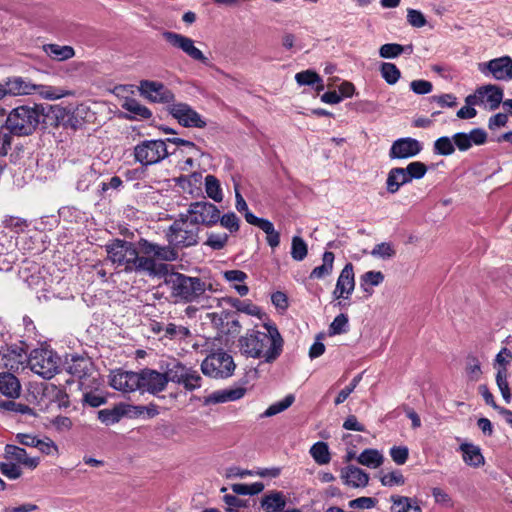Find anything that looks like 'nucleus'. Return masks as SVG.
Masks as SVG:
<instances>
[{"mask_svg":"<svg viewBox=\"0 0 512 512\" xmlns=\"http://www.w3.org/2000/svg\"><path fill=\"white\" fill-rule=\"evenodd\" d=\"M165 282L170 286L172 295L184 302H195L206 290L214 291L212 284L206 285L198 277H190L177 272L168 274Z\"/></svg>","mask_w":512,"mask_h":512,"instance_id":"7ed1b4c3","label":"nucleus"},{"mask_svg":"<svg viewBox=\"0 0 512 512\" xmlns=\"http://www.w3.org/2000/svg\"><path fill=\"white\" fill-rule=\"evenodd\" d=\"M28 366L35 374L50 379L59 371L60 357L51 349L36 348L28 356Z\"/></svg>","mask_w":512,"mask_h":512,"instance_id":"423d86ee","label":"nucleus"},{"mask_svg":"<svg viewBox=\"0 0 512 512\" xmlns=\"http://www.w3.org/2000/svg\"><path fill=\"white\" fill-rule=\"evenodd\" d=\"M286 506V499L282 492L273 491L266 494L261 500V507L265 512H279Z\"/></svg>","mask_w":512,"mask_h":512,"instance_id":"cd10ccee","label":"nucleus"},{"mask_svg":"<svg viewBox=\"0 0 512 512\" xmlns=\"http://www.w3.org/2000/svg\"><path fill=\"white\" fill-rule=\"evenodd\" d=\"M43 49L50 58L57 61L68 60L75 54L74 49L67 45L47 44Z\"/></svg>","mask_w":512,"mask_h":512,"instance_id":"f704fd0d","label":"nucleus"},{"mask_svg":"<svg viewBox=\"0 0 512 512\" xmlns=\"http://www.w3.org/2000/svg\"><path fill=\"white\" fill-rule=\"evenodd\" d=\"M228 241V235L226 233H210L208 235L206 244L214 250H220L224 248Z\"/></svg>","mask_w":512,"mask_h":512,"instance_id":"bf43d9fd","label":"nucleus"},{"mask_svg":"<svg viewBox=\"0 0 512 512\" xmlns=\"http://www.w3.org/2000/svg\"><path fill=\"white\" fill-rule=\"evenodd\" d=\"M378 478L385 487L401 486L405 483V478L400 470L380 471Z\"/></svg>","mask_w":512,"mask_h":512,"instance_id":"ea45409f","label":"nucleus"},{"mask_svg":"<svg viewBox=\"0 0 512 512\" xmlns=\"http://www.w3.org/2000/svg\"><path fill=\"white\" fill-rule=\"evenodd\" d=\"M219 221L221 226L229 230L231 233L237 232L239 230L240 221L237 215L233 212L220 216Z\"/></svg>","mask_w":512,"mask_h":512,"instance_id":"13d9d810","label":"nucleus"},{"mask_svg":"<svg viewBox=\"0 0 512 512\" xmlns=\"http://www.w3.org/2000/svg\"><path fill=\"white\" fill-rule=\"evenodd\" d=\"M198 229L184 214H181L169 227L166 237L172 246L189 247L197 244Z\"/></svg>","mask_w":512,"mask_h":512,"instance_id":"0eeeda50","label":"nucleus"},{"mask_svg":"<svg viewBox=\"0 0 512 512\" xmlns=\"http://www.w3.org/2000/svg\"><path fill=\"white\" fill-rule=\"evenodd\" d=\"M40 114L35 107L19 106L6 119L7 129L13 134L29 135L39 124Z\"/></svg>","mask_w":512,"mask_h":512,"instance_id":"20e7f679","label":"nucleus"},{"mask_svg":"<svg viewBox=\"0 0 512 512\" xmlns=\"http://www.w3.org/2000/svg\"><path fill=\"white\" fill-rule=\"evenodd\" d=\"M184 215L200 229V225H215L220 219V210L212 203L200 201L191 203Z\"/></svg>","mask_w":512,"mask_h":512,"instance_id":"1a4fd4ad","label":"nucleus"},{"mask_svg":"<svg viewBox=\"0 0 512 512\" xmlns=\"http://www.w3.org/2000/svg\"><path fill=\"white\" fill-rule=\"evenodd\" d=\"M184 367H185L184 364L177 362V361L169 363L167 365V369L165 371L166 377H167V383L169 381H171L173 383L179 384L180 379L182 377V373L185 372Z\"/></svg>","mask_w":512,"mask_h":512,"instance_id":"3c124183","label":"nucleus"},{"mask_svg":"<svg viewBox=\"0 0 512 512\" xmlns=\"http://www.w3.org/2000/svg\"><path fill=\"white\" fill-rule=\"evenodd\" d=\"M434 150L440 155H451L455 151L453 139L447 136L438 138L434 143Z\"/></svg>","mask_w":512,"mask_h":512,"instance_id":"8fccbe9b","label":"nucleus"},{"mask_svg":"<svg viewBox=\"0 0 512 512\" xmlns=\"http://www.w3.org/2000/svg\"><path fill=\"white\" fill-rule=\"evenodd\" d=\"M108 260L118 271H155V262L149 257H140L134 244L115 239L106 245Z\"/></svg>","mask_w":512,"mask_h":512,"instance_id":"f03ea898","label":"nucleus"},{"mask_svg":"<svg viewBox=\"0 0 512 512\" xmlns=\"http://www.w3.org/2000/svg\"><path fill=\"white\" fill-rule=\"evenodd\" d=\"M6 86L10 96L31 95L36 88V84L18 76L7 78Z\"/></svg>","mask_w":512,"mask_h":512,"instance_id":"a878e982","label":"nucleus"},{"mask_svg":"<svg viewBox=\"0 0 512 512\" xmlns=\"http://www.w3.org/2000/svg\"><path fill=\"white\" fill-rule=\"evenodd\" d=\"M35 447L38 448L40 452L46 455L58 454V446L54 441H52L49 438H46L44 440L38 439Z\"/></svg>","mask_w":512,"mask_h":512,"instance_id":"e2e57ef3","label":"nucleus"},{"mask_svg":"<svg viewBox=\"0 0 512 512\" xmlns=\"http://www.w3.org/2000/svg\"><path fill=\"white\" fill-rule=\"evenodd\" d=\"M169 155L165 140L154 139L140 142L134 147V158L144 166L161 162Z\"/></svg>","mask_w":512,"mask_h":512,"instance_id":"6e6552de","label":"nucleus"},{"mask_svg":"<svg viewBox=\"0 0 512 512\" xmlns=\"http://www.w3.org/2000/svg\"><path fill=\"white\" fill-rule=\"evenodd\" d=\"M166 385L167 377L165 372L160 373L151 369L141 371V391L155 394L163 391Z\"/></svg>","mask_w":512,"mask_h":512,"instance_id":"6ab92c4d","label":"nucleus"},{"mask_svg":"<svg viewBox=\"0 0 512 512\" xmlns=\"http://www.w3.org/2000/svg\"><path fill=\"white\" fill-rule=\"evenodd\" d=\"M0 392L8 397H17L20 392L18 379L10 373L0 374Z\"/></svg>","mask_w":512,"mask_h":512,"instance_id":"2f4dec72","label":"nucleus"},{"mask_svg":"<svg viewBox=\"0 0 512 512\" xmlns=\"http://www.w3.org/2000/svg\"><path fill=\"white\" fill-rule=\"evenodd\" d=\"M204 184L207 196L215 202H222L224 196L220 181L214 175H207Z\"/></svg>","mask_w":512,"mask_h":512,"instance_id":"58836bf2","label":"nucleus"},{"mask_svg":"<svg viewBox=\"0 0 512 512\" xmlns=\"http://www.w3.org/2000/svg\"><path fill=\"white\" fill-rule=\"evenodd\" d=\"M184 371L185 372L182 373L179 385H182L186 390L189 391H193L195 389L200 388L202 378L198 371L186 365L184 367Z\"/></svg>","mask_w":512,"mask_h":512,"instance_id":"e433bc0d","label":"nucleus"},{"mask_svg":"<svg viewBox=\"0 0 512 512\" xmlns=\"http://www.w3.org/2000/svg\"><path fill=\"white\" fill-rule=\"evenodd\" d=\"M453 141L454 146L456 145L461 151H466L472 146L468 133H456L453 136Z\"/></svg>","mask_w":512,"mask_h":512,"instance_id":"338daca9","label":"nucleus"},{"mask_svg":"<svg viewBox=\"0 0 512 512\" xmlns=\"http://www.w3.org/2000/svg\"><path fill=\"white\" fill-rule=\"evenodd\" d=\"M348 330V317L345 314H339L334 318L329 327L330 335H339Z\"/></svg>","mask_w":512,"mask_h":512,"instance_id":"5fc2aeb1","label":"nucleus"},{"mask_svg":"<svg viewBox=\"0 0 512 512\" xmlns=\"http://www.w3.org/2000/svg\"><path fill=\"white\" fill-rule=\"evenodd\" d=\"M295 80L300 86H311L316 82H320V76L312 70H305L297 73L295 75Z\"/></svg>","mask_w":512,"mask_h":512,"instance_id":"6e6d98bb","label":"nucleus"},{"mask_svg":"<svg viewBox=\"0 0 512 512\" xmlns=\"http://www.w3.org/2000/svg\"><path fill=\"white\" fill-rule=\"evenodd\" d=\"M169 114L185 128H204L206 121L190 105L183 102H172L167 108Z\"/></svg>","mask_w":512,"mask_h":512,"instance_id":"9d476101","label":"nucleus"},{"mask_svg":"<svg viewBox=\"0 0 512 512\" xmlns=\"http://www.w3.org/2000/svg\"><path fill=\"white\" fill-rule=\"evenodd\" d=\"M0 356L2 364L13 371L24 369L28 365V356L23 343L1 347Z\"/></svg>","mask_w":512,"mask_h":512,"instance_id":"4468645a","label":"nucleus"},{"mask_svg":"<svg viewBox=\"0 0 512 512\" xmlns=\"http://www.w3.org/2000/svg\"><path fill=\"white\" fill-rule=\"evenodd\" d=\"M390 500L392 502L391 512H409L413 508L412 501L408 497L393 495Z\"/></svg>","mask_w":512,"mask_h":512,"instance_id":"603ef678","label":"nucleus"},{"mask_svg":"<svg viewBox=\"0 0 512 512\" xmlns=\"http://www.w3.org/2000/svg\"><path fill=\"white\" fill-rule=\"evenodd\" d=\"M229 303L239 312L261 318L260 308L254 305L250 300H239L238 298H231Z\"/></svg>","mask_w":512,"mask_h":512,"instance_id":"79ce46f5","label":"nucleus"},{"mask_svg":"<svg viewBox=\"0 0 512 512\" xmlns=\"http://www.w3.org/2000/svg\"><path fill=\"white\" fill-rule=\"evenodd\" d=\"M0 472L11 480H16L22 475L20 465L10 461L0 462Z\"/></svg>","mask_w":512,"mask_h":512,"instance_id":"864d4df0","label":"nucleus"},{"mask_svg":"<svg viewBox=\"0 0 512 512\" xmlns=\"http://www.w3.org/2000/svg\"><path fill=\"white\" fill-rule=\"evenodd\" d=\"M413 50L412 44L403 46L397 43H387L379 48V55L385 59H394L403 53L410 55Z\"/></svg>","mask_w":512,"mask_h":512,"instance_id":"72a5a7b5","label":"nucleus"},{"mask_svg":"<svg viewBox=\"0 0 512 512\" xmlns=\"http://www.w3.org/2000/svg\"><path fill=\"white\" fill-rule=\"evenodd\" d=\"M138 90L141 96L153 103L168 104L169 106L175 98L173 92L158 81L142 80Z\"/></svg>","mask_w":512,"mask_h":512,"instance_id":"f8f14e48","label":"nucleus"},{"mask_svg":"<svg viewBox=\"0 0 512 512\" xmlns=\"http://www.w3.org/2000/svg\"><path fill=\"white\" fill-rule=\"evenodd\" d=\"M123 108L134 116L142 119H149L152 116V112L135 99L126 100L123 104Z\"/></svg>","mask_w":512,"mask_h":512,"instance_id":"37998d69","label":"nucleus"},{"mask_svg":"<svg viewBox=\"0 0 512 512\" xmlns=\"http://www.w3.org/2000/svg\"><path fill=\"white\" fill-rule=\"evenodd\" d=\"M291 257L295 261H302L308 254V246L300 236H293L291 241Z\"/></svg>","mask_w":512,"mask_h":512,"instance_id":"c03bdc74","label":"nucleus"},{"mask_svg":"<svg viewBox=\"0 0 512 512\" xmlns=\"http://www.w3.org/2000/svg\"><path fill=\"white\" fill-rule=\"evenodd\" d=\"M395 250L390 243L383 242L377 244L371 251V255L376 258L388 259L394 256Z\"/></svg>","mask_w":512,"mask_h":512,"instance_id":"4d7b16f0","label":"nucleus"},{"mask_svg":"<svg viewBox=\"0 0 512 512\" xmlns=\"http://www.w3.org/2000/svg\"><path fill=\"white\" fill-rule=\"evenodd\" d=\"M335 256L332 252L326 251L323 254L322 265L315 267L311 273L310 278L312 279H323L329 276L333 271Z\"/></svg>","mask_w":512,"mask_h":512,"instance_id":"c9c22d12","label":"nucleus"},{"mask_svg":"<svg viewBox=\"0 0 512 512\" xmlns=\"http://www.w3.org/2000/svg\"><path fill=\"white\" fill-rule=\"evenodd\" d=\"M376 503V499L363 496L349 501L348 506L353 509H372Z\"/></svg>","mask_w":512,"mask_h":512,"instance_id":"680f3d73","label":"nucleus"},{"mask_svg":"<svg viewBox=\"0 0 512 512\" xmlns=\"http://www.w3.org/2000/svg\"><path fill=\"white\" fill-rule=\"evenodd\" d=\"M246 221L250 225H254L266 234L267 244L275 249L280 245V233L275 230L274 224L265 218L255 216L253 213H247Z\"/></svg>","mask_w":512,"mask_h":512,"instance_id":"aec40b11","label":"nucleus"},{"mask_svg":"<svg viewBox=\"0 0 512 512\" xmlns=\"http://www.w3.org/2000/svg\"><path fill=\"white\" fill-rule=\"evenodd\" d=\"M295 398L292 394L287 395L284 399L271 404L262 414V417H272L274 415H277L283 411H285L287 408H289Z\"/></svg>","mask_w":512,"mask_h":512,"instance_id":"a18cd8bd","label":"nucleus"},{"mask_svg":"<svg viewBox=\"0 0 512 512\" xmlns=\"http://www.w3.org/2000/svg\"><path fill=\"white\" fill-rule=\"evenodd\" d=\"M97 172L92 167H85L76 181V189L85 192L97 180Z\"/></svg>","mask_w":512,"mask_h":512,"instance_id":"a19ab883","label":"nucleus"},{"mask_svg":"<svg viewBox=\"0 0 512 512\" xmlns=\"http://www.w3.org/2000/svg\"><path fill=\"white\" fill-rule=\"evenodd\" d=\"M35 92H37L43 99L51 101L73 95L72 91L61 87L38 84H36Z\"/></svg>","mask_w":512,"mask_h":512,"instance_id":"7c9ffc66","label":"nucleus"},{"mask_svg":"<svg viewBox=\"0 0 512 512\" xmlns=\"http://www.w3.org/2000/svg\"><path fill=\"white\" fill-rule=\"evenodd\" d=\"M51 423L53 427L59 432L68 431L72 427V420L66 416H57L52 420Z\"/></svg>","mask_w":512,"mask_h":512,"instance_id":"69168bd1","label":"nucleus"},{"mask_svg":"<svg viewBox=\"0 0 512 512\" xmlns=\"http://www.w3.org/2000/svg\"><path fill=\"white\" fill-rule=\"evenodd\" d=\"M138 246L143 254L153 256L158 260L174 261L178 258V252L175 249V246L172 247L171 244L161 246L156 243L149 242L146 239H141L138 242Z\"/></svg>","mask_w":512,"mask_h":512,"instance_id":"f3484780","label":"nucleus"},{"mask_svg":"<svg viewBox=\"0 0 512 512\" xmlns=\"http://www.w3.org/2000/svg\"><path fill=\"white\" fill-rule=\"evenodd\" d=\"M91 370V361L84 357H73L67 366V371L79 379L89 375Z\"/></svg>","mask_w":512,"mask_h":512,"instance_id":"c85d7f7f","label":"nucleus"},{"mask_svg":"<svg viewBox=\"0 0 512 512\" xmlns=\"http://www.w3.org/2000/svg\"><path fill=\"white\" fill-rule=\"evenodd\" d=\"M235 368L236 364L233 357L221 349L210 353L201 363L202 373L214 379L231 377Z\"/></svg>","mask_w":512,"mask_h":512,"instance_id":"39448f33","label":"nucleus"},{"mask_svg":"<svg viewBox=\"0 0 512 512\" xmlns=\"http://www.w3.org/2000/svg\"><path fill=\"white\" fill-rule=\"evenodd\" d=\"M478 70L485 76H492L499 81L512 79V59L509 56H502L487 62L478 64Z\"/></svg>","mask_w":512,"mask_h":512,"instance_id":"ddd939ff","label":"nucleus"},{"mask_svg":"<svg viewBox=\"0 0 512 512\" xmlns=\"http://www.w3.org/2000/svg\"><path fill=\"white\" fill-rule=\"evenodd\" d=\"M98 419L102 423H104L106 425H110V424L117 423L120 419V415L118 412H116L114 410L104 409V410H100L98 412Z\"/></svg>","mask_w":512,"mask_h":512,"instance_id":"0e129e2a","label":"nucleus"},{"mask_svg":"<svg viewBox=\"0 0 512 512\" xmlns=\"http://www.w3.org/2000/svg\"><path fill=\"white\" fill-rule=\"evenodd\" d=\"M465 374L469 381L476 382L482 375L480 361L476 357H468L465 365Z\"/></svg>","mask_w":512,"mask_h":512,"instance_id":"de8ad7c7","label":"nucleus"},{"mask_svg":"<svg viewBox=\"0 0 512 512\" xmlns=\"http://www.w3.org/2000/svg\"><path fill=\"white\" fill-rule=\"evenodd\" d=\"M309 453L318 465H326L331 461V454L328 444L322 441L314 443Z\"/></svg>","mask_w":512,"mask_h":512,"instance_id":"4c0bfd02","label":"nucleus"},{"mask_svg":"<svg viewBox=\"0 0 512 512\" xmlns=\"http://www.w3.org/2000/svg\"><path fill=\"white\" fill-rule=\"evenodd\" d=\"M389 453L392 460L397 465H403L407 461L409 455L408 448L405 446H393Z\"/></svg>","mask_w":512,"mask_h":512,"instance_id":"052dcab7","label":"nucleus"},{"mask_svg":"<svg viewBox=\"0 0 512 512\" xmlns=\"http://www.w3.org/2000/svg\"><path fill=\"white\" fill-rule=\"evenodd\" d=\"M462 453V459L468 466L478 468L484 465L485 459L478 445L468 442H462L459 446Z\"/></svg>","mask_w":512,"mask_h":512,"instance_id":"b1692460","label":"nucleus"},{"mask_svg":"<svg viewBox=\"0 0 512 512\" xmlns=\"http://www.w3.org/2000/svg\"><path fill=\"white\" fill-rule=\"evenodd\" d=\"M380 73L382 78L390 85L395 84L401 76L400 70L390 62H383L380 65Z\"/></svg>","mask_w":512,"mask_h":512,"instance_id":"49530a36","label":"nucleus"},{"mask_svg":"<svg viewBox=\"0 0 512 512\" xmlns=\"http://www.w3.org/2000/svg\"><path fill=\"white\" fill-rule=\"evenodd\" d=\"M355 289V276L353 265L347 263L337 279L335 289L333 291V297L335 299L347 300L352 295Z\"/></svg>","mask_w":512,"mask_h":512,"instance_id":"dca6fc26","label":"nucleus"},{"mask_svg":"<svg viewBox=\"0 0 512 512\" xmlns=\"http://www.w3.org/2000/svg\"><path fill=\"white\" fill-rule=\"evenodd\" d=\"M265 332L248 330L238 340V347L246 357L274 362L282 353L284 340L278 328L270 322L264 323Z\"/></svg>","mask_w":512,"mask_h":512,"instance_id":"f257e3e1","label":"nucleus"},{"mask_svg":"<svg viewBox=\"0 0 512 512\" xmlns=\"http://www.w3.org/2000/svg\"><path fill=\"white\" fill-rule=\"evenodd\" d=\"M4 458L7 461L23 465L29 469H35L40 463L38 457H29L25 449L12 444L5 446Z\"/></svg>","mask_w":512,"mask_h":512,"instance_id":"412c9836","label":"nucleus"},{"mask_svg":"<svg viewBox=\"0 0 512 512\" xmlns=\"http://www.w3.org/2000/svg\"><path fill=\"white\" fill-rule=\"evenodd\" d=\"M357 462L363 466L376 469L383 464L384 456L377 449H365L357 457Z\"/></svg>","mask_w":512,"mask_h":512,"instance_id":"c756f323","label":"nucleus"},{"mask_svg":"<svg viewBox=\"0 0 512 512\" xmlns=\"http://www.w3.org/2000/svg\"><path fill=\"white\" fill-rule=\"evenodd\" d=\"M479 95H481L482 106L489 110H496L503 103V90L496 85L488 84L479 87Z\"/></svg>","mask_w":512,"mask_h":512,"instance_id":"5701e85b","label":"nucleus"},{"mask_svg":"<svg viewBox=\"0 0 512 512\" xmlns=\"http://www.w3.org/2000/svg\"><path fill=\"white\" fill-rule=\"evenodd\" d=\"M384 281L381 271H367L360 277V288L368 295L373 294V287L379 286Z\"/></svg>","mask_w":512,"mask_h":512,"instance_id":"473e14b6","label":"nucleus"},{"mask_svg":"<svg viewBox=\"0 0 512 512\" xmlns=\"http://www.w3.org/2000/svg\"><path fill=\"white\" fill-rule=\"evenodd\" d=\"M496 383L502 394L503 399L506 403L511 401V393L509 384L507 381V369L505 367H501L498 369L496 374Z\"/></svg>","mask_w":512,"mask_h":512,"instance_id":"09e8293b","label":"nucleus"},{"mask_svg":"<svg viewBox=\"0 0 512 512\" xmlns=\"http://www.w3.org/2000/svg\"><path fill=\"white\" fill-rule=\"evenodd\" d=\"M416 154V140L412 138H400L396 140L389 151L392 159H405Z\"/></svg>","mask_w":512,"mask_h":512,"instance_id":"393cba45","label":"nucleus"},{"mask_svg":"<svg viewBox=\"0 0 512 512\" xmlns=\"http://www.w3.org/2000/svg\"><path fill=\"white\" fill-rule=\"evenodd\" d=\"M163 37L172 47L181 50L192 60L204 65L208 64V58L196 47L195 41L192 38L171 31H165Z\"/></svg>","mask_w":512,"mask_h":512,"instance_id":"9b49d317","label":"nucleus"},{"mask_svg":"<svg viewBox=\"0 0 512 512\" xmlns=\"http://www.w3.org/2000/svg\"><path fill=\"white\" fill-rule=\"evenodd\" d=\"M224 279L231 283V286L240 296H246L249 288L244 284L248 278L247 274L241 270H227L223 272Z\"/></svg>","mask_w":512,"mask_h":512,"instance_id":"bb28decb","label":"nucleus"},{"mask_svg":"<svg viewBox=\"0 0 512 512\" xmlns=\"http://www.w3.org/2000/svg\"><path fill=\"white\" fill-rule=\"evenodd\" d=\"M110 385L115 390L130 393L141 390V372L116 370L110 375Z\"/></svg>","mask_w":512,"mask_h":512,"instance_id":"2eb2a0df","label":"nucleus"},{"mask_svg":"<svg viewBox=\"0 0 512 512\" xmlns=\"http://www.w3.org/2000/svg\"><path fill=\"white\" fill-rule=\"evenodd\" d=\"M343 483L352 488H364L368 485L369 475L361 468L348 465L341 470Z\"/></svg>","mask_w":512,"mask_h":512,"instance_id":"4be33fe9","label":"nucleus"},{"mask_svg":"<svg viewBox=\"0 0 512 512\" xmlns=\"http://www.w3.org/2000/svg\"><path fill=\"white\" fill-rule=\"evenodd\" d=\"M178 152L180 153L181 156H203V152L191 141H187L184 147L178 148Z\"/></svg>","mask_w":512,"mask_h":512,"instance_id":"774afa93","label":"nucleus"},{"mask_svg":"<svg viewBox=\"0 0 512 512\" xmlns=\"http://www.w3.org/2000/svg\"><path fill=\"white\" fill-rule=\"evenodd\" d=\"M416 177V162H411L406 168H394L387 178V189L395 193L401 185Z\"/></svg>","mask_w":512,"mask_h":512,"instance_id":"a211bd4d","label":"nucleus"}]
</instances>
